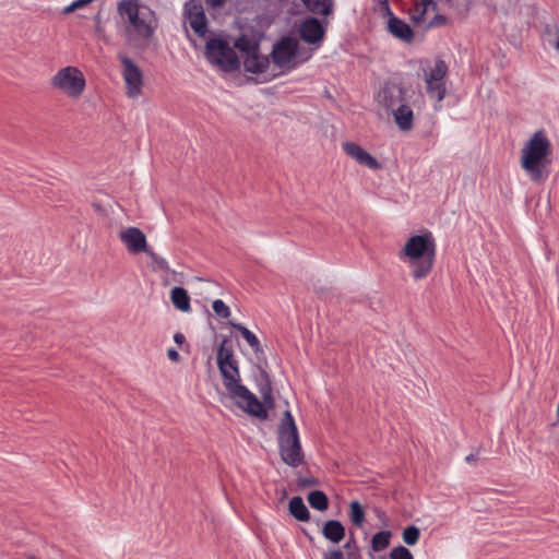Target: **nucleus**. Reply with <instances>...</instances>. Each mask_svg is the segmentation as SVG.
Here are the masks:
<instances>
[{"label": "nucleus", "instance_id": "nucleus-2", "mask_svg": "<svg viewBox=\"0 0 559 559\" xmlns=\"http://www.w3.org/2000/svg\"><path fill=\"white\" fill-rule=\"evenodd\" d=\"M399 259L406 263L415 282L426 278L436 263L437 245L433 235L425 231L411 236L399 251Z\"/></svg>", "mask_w": 559, "mask_h": 559}, {"label": "nucleus", "instance_id": "nucleus-12", "mask_svg": "<svg viewBox=\"0 0 559 559\" xmlns=\"http://www.w3.org/2000/svg\"><path fill=\"white\" fill-rule=\"evenodd\" d=\"M298 41L292 37H285L278 41L272 51L273 62L278 68L290 69L294 67V59L297 53Z\"/></svg>", "mask_w": 559, "mask_h": 559}, {"label": "nucleus", "instance_id": "nucleus-29", "mask_svg": "<svg viewBox=\"0 0 559 559\" xmlns=\"http://www.w3.org/2000/svg\"><path fill=\"white\" fill-rule=\"evenodd\" d=\"M402 537L405 544H407L408 546H413L418 542L420 537V531L417 526L409 525L404 528Z\"/></svg>", "mask_w": 559, "mask_h": 559}, {"label": "nucleus", "instance_id": "nucleus-40", "mask_svg": "<svg viewBox=\"0 0 559 559\" xmlns=\"http://www.w3.org/2000/svg\"><path fill=\"white\" fill-rule=\"evenodd\" d=\"M348 559H361V556L357 551H354L348 554Z\"/></svg>", "mask_w": 559, "mask_h": 559}, {"label": "nucleus", "instance_id": "nucleus-27", "mask_svg": "<svg viewBox=\"0 0 559 559\" xmlns=\"http://www.w3.org/2000/svg\"><path fill=\"white\" fill-rule=\"evenodd\" d=\"M349 519L352 523L361 527L365 522V511L358 501H352L349 506Z\"/></svg>", "mask_w": 559, "mask_h": 559}, {"label": "nucleus", "instance_id": "nucleus-39", "mask_svg": "<svg viewBox=\"0 0 559 559\" xmlns=\"http://www.w3.org/2000/svg\"><path fill=\"white\" fill-rule=\"evenodd\" d=\"M225 1L226 0H206L213 8L223 5Z\"/></svg>", "mask_w": 559, "mask_h": 559}, {"label": "nucleus", "instance_id": "nucleus-11", "mask_svg": "<svg viewBox=\"0 0 559 559\" xmlns=\"http://www.w3.org/2000/svg\"><path fill=\"white\" fill-rule=\"evenodd\" d=\"M448 73V66L443 60H436L435 66L425 75L427 83V92L435 97L438 102H441L445 96V86L443 79Z\"/></svg>", "mask_w": 559, "mask_h": 559}, {"label": "nucleus", "instance_id": "nucleus-18", "mask_svg": "<svg viewBox=\"0 0 559 559\" xmlns=\"http://www.w3.org/2000/svg\"><path fill=\"white\" fill-rule=\"evenodd\" d=\"M322 534L326 539L340 543L345 537V527L340 521L330 520L324 523Z\"/></svg>", "mask_w": 559, "mask_h": 559}, {"label": "nucleus", "instance_id": "nucleus-26", "mask_svg": "<svg viewBox=\"0 0 559 559\" xmlns=\"http://www.w3.org/2000/svg\"><path fill=\"white\" fill-rule=\"evenodd\" d=\"M392 537L390 531H381L373 535L371 539V548L374 552L384 550L389 545Z\"/></svg>", "mask_w": 559, "mask_h": 559}, {"label": "nucleus", "instance_id": "nucleus-1", "mask_svg": "<svg viewBox=\"0 0 559 559\" xmlns=\"http://www.w3.org/2000/svg\"><path fill=\"white\" fill-rule=\"evenodd\" d=\"M117 12L126 44L136 49L146 48L157 27L155 13L138 0H120Z\"/></svg>", "mask_w": 559, "mask_h": 559}, {"label": "nucleus", "instance_id": "nucleus-24", "mask_svg": "<svg viewBox=\"0 0 559 559\" xmlns=\"http://www.w3.org/2000/svg\"><path fill=\"white\" fill-rule=\"evenodd\" d=\"M429 11H437V3L433 0H420L419 3L415 7V12L413 14V21L415 23H421L425 20V14Z\"/></svg>", "mask_w": 559, "mask_h": 559}, {"label": "nucleus", "instance_id": "nucleus-20", "mask_svg": "<svg viewBox=\"0 0 559 559\" xmlns=\"http://www.w3.org/2000/svg\"><path fill=\"white\" fill-rule=\"evenodd\" d=\"M288 509L289 513L298 521L307 522L310 520V512L301 497H293L289 501Z\"/></svg>", "mask_w": 559, "mask_h": 559}, {"label": "nucleus", "instance_id": "nucleus-32", "mask_svg": "<svg viewBox=\"0 0 559 559\" xmlns=\"http://www.w3.org/2000/svg\"><path fill=\"white\" fill-rule=\"evenodd\" d=\"M144 253H146L151 258L152 262L156 264L160 270L169 271V265L167 261L164 258L156 254L152 249L148 248L147 251H145Z\"/></svg>", "mask_w": 559, "mask_h": 559}, {"label": "nucleus", "instance_id": "nucleus-6", "mask_svg": "<svg viewBox=\"0 0 559 559\" xmlns=\"http://www.w3.org/2000/svg\"><path fill=\"white\" fill-rule=\"evenodd\" d=\"M278 444L281 457L286 464L296 467L302 463L304 453L298 430L289 411L284 412L278 426Z\"/></svg>", "mask_w": 559, "mask_h": 559}, {"label": "nucleus", "instance_id": "nucleus-28", "mask_svg": "<svg viewBox=\"0 0 559 559\" xmlns=\"http://www.w3.org/2000/svg\"><path fill=\"white\" fill-rule=\"evenodd\" d=\"M234 350L228 340H224L217 350V366L234 361Z\"/></svg>", "mask_w": 559, "mask_h": 559}, {"label": "nucleus", "instance_id": "nucleus-41", "mask_svg": "<svg viewBox=\"0 0 559 559\" xmlns=\"http://www.w3.org/2000/svg\"><path fill=\"white\" fill-rule=\"evenodd\" d=\"M466 461H467L468 463H471V462H475V461H476V457H475V455L471 454V455L466 456Z\"/></svg>", "mask_w": 559, "mask_h": 559}, {"label": "nucleus", "instance_id": "nucleus-38", "mask_svg": "<svg viewBox=\"0 0 559 559\" xmlns=\"http://www.w3.org/2000/svg\"><path fill=\"white\" fill-rule=\"evenodd\" d=\"M185 340H186V338H185V335H183V334H181V333H176V334L174 335V341H175L177 344H179V345H181V344L185 342Z\"/></svg>", "mask_w": 559, "mask_h": 559}, {"label": "nucleus", "instance_id": "nucleus-42", "mask_svg": "<svg viewBox=\"0 0 559 559\" xmlns=\"http://www.w3.org/2000/svg\"><path fill=\"white\" fill-rule=\"evenodd\" d=\"M352 547V540L347 542L346 545H345V548H350Z\"/></svg>", "mask_w": 559, "mask_h": 559}, {"label": "nucleus", "instance_id": "nucleus-31", "mask_svg": "<svg viewBox=\"0 0 559 559\" xmlns=\"http://www.w3.org/2000/svg\"><path fill=\"white\" fill-rule=\"evenodd\" d=\"M390 559H414V557L406 547L397 546L391 550Z\"/></svg>", "mask_w": 559, "mask_h": 559}, {"label": "nucleus", "instance_id": "nucleus-22", "mask_svg": "<svg viewBox=\"0 0 559 559\" xmlns=\"http://www.w3.org/2000/svg\"><path fill=\"white\" fill-rule=\"evenodd\" d=\"M234 329L240 332L242 337L247 341V343L252 347L253 352L259 355L263 354V348L260 344L258 337L245 325L240 323L230 322L229 323Z\"/></svg>", "mask_w": 559, "mask_h": 559}, {"label": "nucleus", "instance_id": "nucleus-14", "mask_svg": "<svg viewBox=\"0 0 559 559\" xmlns=\"http://www.w3.org/2000/svg\"><path fill=\"white\" fill-rule=\"evenodd\" d=\"M342 147L346 155L354 159L358 165L367 167L371 170L381 169V164L377 160V158L356 142H343Z\"/></svg>", "mask_w": 559, "mask_h": 559}, {"label": "nucleus", "instance_id": "nucleus-19", "mask_svg": "<svg viewBox=\"0 0 559 559\" xmlns=\"http://www.w3.org/2000/svg\"><path fill=\"white\" fill-rule=\"evenodd\" d=\"M260 378L258 380L259 392L263 399L262 406L273 407L272 386L269 374L265 370L259 368ZM265 409V407H263Z\"/></svg>", "mask_w": 559, "mask_h": 559}, {"label": "nucleus", "instance_id": "nucleus-33", "mask_svg": "<svg viewBox=\"0 0 559 559\" xmlns=\"http://www.w3.org/2000/svg\"><path fill=\"white\" fill-rule=\"evenodd\" d=\"M93 0H75L70 5L63 9L64 14L73 13L74 11L82 9L90 4Z\"/></svg>", "mask_w": 559, "mask_h": 559}, {"label": "nucleus", "instance_id": "nucleus-4", "mask_svg": "<svg viewBox=\"0 0 559 559\" xmlns=\"http://www.w3.org/2000/svg\"><path fill=\"white\" fill-rule=\"evenodd\" d=\"M218 369L223 377L224 386L228 396L236 403V405L254 417L266 419L267 412L263 408L262 403L254 394L240 383V373L237 361L234 360L218 365Z\"/></svg>", "mask_w": 559, "mask_h": 559}, {"label": "nucleus", "instance_id": "nucleus-9", "mask_svg": "<svg viewBox=\"0 0 559 559\" xmlns=\"http://www.w3.org/2000/svg\"><path fill=\"white\" fill-rule=\"evenodd\" d=\"M235 47L242 52L246 71L258 74L266 70L269 59L259 53V45L255 40L242 35L236 40Z\"/></svg>", "mask_w": 559, "mask_h": 559}, {"label": "nucleus", "instance_id": "nucleus-25", "mask_svg": "<svg viewBox=\"0 0 559 559\" xmlns=\"http://www.w3.org/2000/svg\"><path fill=\"white\" fill-rule=\"evenodd\" d=\"M309 504L318 510L325 511L329 508V499L326 495L321 490H314L308 495Z\"/></svg>", "mask_w": 559, "mask_h": 559}, {"label": "nucleus", "instance_id": "nucleus-7", "mask_svg": "<svg viewBox=\"0 0 559 559\" xmlns=\"http://www.w3.org/2000/svg\"><path fill=\"white\" fill-rule=\"evenodd\" d=\"M51 88L62 93L71 99L80 98L86 87L84 73L74 66L59 69L50 79Z\"/></svg>", "mask_w": 559, "mask_h": 559}, {"label": "nucleus", "instance_id": "nucleus-43", "mask_svg": "<svg viewBox=\"0 0 559 559\" xmlns=\"http://www.w3.org/2000/svg\"><path fill=\"white\" fill-rule=\"evenodd\" d=\"M556 48L559 50V36H558V39H557V43H556Z\"/></svg>", "mask_w": 559, "mask_h": 559}, {"label": "nucleus", "instance_id": "nucleus-10", "mask_svg": "<svg viewBox=\"0 0 559 559\" xmlns=\"http://www.w3.org/2000/svg\"><path fill=\"white\" fill-rule=\"evenodd\" d=\"M121 63V74L126 84V93L128 97L136 98L142 93L143 72L126 53L117 55Z\"/></svg>", "mask_w": 559, "mask_h": 559}, {"label": "nucleus", "instance_id": "nucleus-30", "mask_svg": "<svg viewBox=\"0 0 559 559\" xmlns=\"http://www.w3.org/2000/svg\"><path fill=\"white\" fill-rule=\"evenodd\" d=\"M212 308L219 318L227 319L230 316L229 307L221 299L214 300Z\"/></svg>", "mask_w": 559, "mask_h": 559}, {"label": "nucleus", "instance_id": "nucleus-3", "mask_svg": "<svg viewBox=\"0 0 559 559\" xmlns=\"http://www.w3.org/2000/svg\"><path fill=\"white\" fill-rule=\"evenodd\" d=\"M551 143L544 131H536L521 150L520 164L535 183L544 182L549 176Z\"/></svg>", "mask_w": 559, "mask_h": 559}, {"label": "nucleus", "instance_id": "nucleus-15", "mask_svg": "<svg viewBox=\"0 0 559 559\" xmlns=\"http://www.w3.org/2000/svg\"><path fill=\"white\" fill-rule=\"evenodd\" d=\"M186 16L189 25L195 34L204 37L207 32V24L203 7L195 1L188 2L186 4Z\"/></svg>", "mask_w": 559, "mask_h": 559}, {"label": "nucleus", "instance_id": "nucleus-35", "mask_svg": "<svg viewBox=\"0 0 559 559\" xmlns=\"http://www.w3.org/2000/svg\"><path fill=\"white\" fill-rule=\"evenodd\" d=\"M316 485H318V480L313 477H304V478L298 479V486L301 489H306V488H309V487H312Z\"/></svg>", "mask_w": 559, "mask_h": 559}, {"label": "nucleus", "instance_id": "nucleus-23", "mask_svg": "<svg viewBox=\"0 0 559 559\" xmlns=\"http://www.w3.org/2000/svg\"><path fill=\"white\" fill-rule=\"evenodd\" d=\"M302 2L314 14L329 15L332 12V0H302Z\"/></svg>", "mask_w": 559, "mask_h": 559}, {"label": "nucleus", "instance_id": "nucleus-21", "mask_svg": "<svg viewBox=\"0 0 559 559\" xmlns=\"http://www.w3.org/2000/svg\"><path fill=\"white\" fill-rule=\"evenodd\" d=\"M170 299L173 305L180 311L188 312L191 309L190 297L182 287H174L170 292Z\"/></svg>", "mask_w": 559, "mask_h": 559}, {"label": "nucleus", "instance_id": "nucleus-34", "mask_svg": "<svg viewBox=\"0 0 559 559\" xmlns=\"http://www.w3.org/2000/svg\"><path fill=\"white\" fill-rule=\"evenodd\" d=\"M448 23V19L442 14H436L427 24V27H440Z\"/></svg>", "mask_w": 559, "mask_h": 559}, {"label": "nucleus", "instance_id": "nucleus-17", "mask_svg": "<svg viewBox=\"0 0 559 559\" xmlns=\"http://www.w3.org/2000/svg\"><path fill=\"white\" fill-rule=\"evenodd\" d=\"M388 31L396 38L411 43L414 38V32L411 26L399 17L391 15L388 21Z\"/></svg>", "mask_w": 559, "mask_h": 559}, {"label": "nucleus", "instance_id": "nucleus-37", "mask_svg": "<svg viewBox=\"0 0 559 559\" xmlns=\"http://www.w3.org/2000/svg\"><path fill=\"white\" fill-rule=\"evenodd\" d=\"M167 356L168 358L171 360V361H175V362H178L180 360V355L179 353L174 349V348H169L168 352H167Z\"/></svg>", "mask_w": 559, "mask_h": 559}, {"label": "nucleus", "instance_id": "nucleus-36", "mask_svg": "<svg viewBox=\"0 0 559 559\" xmlns=\"http://www.w3.org/2000/svg\"><path fill=\"white\" fill-rule=\"evenodd\" d=\"M323 559H344V555L340 549L330 550L324 554Z\"/></svg>", "mask_w": 559, "mask_h": 559}, {"label": "nucleus", "instance_id": "nucleus-13", "mask_svg": "<svg viewBox=\"0 0 559 559\" xmlns=\"http://www.w3.org/2000/svg\"><path fill=\"white\" fill-rule=\"evenodd\" d=\"M119 239L131 254L145 252L148 249L146 236L138 227H127L120 230Z\"/></svg>", "mask_w": 559, "mask_h": 559}, {"label": "nucleus", "instance_id": "nucleus-44", "mask_svg": "<svg viewBox=\"0 0 559 559\" xmlns=\"http://www.w3.org/2000/svg\"><path fill=\"white\" fill-rule=\"evenodd\" d=\"M102 31H103L102 27L98 25L97 26V32H102Z\"/></svg>", "mask_w": 559, "mask_h": 559}, {"label": "nucleus", "instance_id": "nucleus-5", "mask_svg": "<svg viewBox=\"0 0 559 559\" xmlns=\"http://www.w3.org/2000/svg\"><path fill=\"white\" fill-rule=\"evenodd\" d=\"M378 104L394 118L400 130L413 128L414 112L408 104L406 91L394 83H386L378 93Z\"/></svg>", "mask_w": 559, "mask_h": 559}, {"label": "nucleus", "instance_id": "nucleus-16", "mask_svg": "<svg viewBox=\"0 0 559 559\" xmlns=\"http://www.w3.org/2000/svg\"><path fill=\"white\" fill-rule=\"evenodd\" d=\"M299 34L306 43L319 44L323 39L324 28L319 20L309 17L300 25Z\"/></svg>", "mask_w": 559, "mask_h": 559}, {"label": "nucleus", "instance_id": "nucleus-8", "mask_svg": "<svg viewBox=\"0 0 559 559\" xmlns=\"http://www.w3.org/2000/svg\"><path fill=\"white\" fill-rule=\"evenodd\" d=\"M205 55L211 63L225 71H234L239 66L235 50L223 39H210L206 43Z\"/></svg>", "mask_w": 559, "mask_h": 559}]
</instances>
